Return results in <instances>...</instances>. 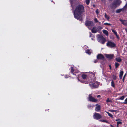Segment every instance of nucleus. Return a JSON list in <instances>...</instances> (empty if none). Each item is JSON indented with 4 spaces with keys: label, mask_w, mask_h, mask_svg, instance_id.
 I'll list each match as a JSON object with an SVG mask.
<instances>
[{
    "label": "nucleus",
    "mask_w": 127,
    "mask_h": 127,
    "mask_svg": "<svg viewBox=\"0 0 127 127\" xmlns=\"http://www.w3.org/2000/svg\"><path fill=\"white\" fill-rule=\"evenodd\" d=\"M106 113L108 114L109 116L111 117L112 118H113V115L109 113L108 112H106Z\"/></svg>",
    "instance_id": "24"
},
{
    "label": "nucleus",
    "mask_w": 127,
    "mask_h": 127,
    "mask_svg": "<svg viewBox=\"0 0 127 127\" xmlns=\"http://www.w3.org/2000/svg\"><path fill=\"white\" fill-rule=\"evenodd\" d=\"M120 20L122 24L123 25H127V21L122 20L121 19H120Z\"/></svg>",
    "instance_id": "16"
},
{
    "label": "nucleus",
    "mask_w": 127,
    "mask_h": 127,
    "mask_svg": "<svg viewBox=\"0 0 127 127\" xmlns=\"http://www.w3.org/2000/svg\"><path fill=\"white\" fill-rule=\"evenodd\" d=\"M85 25L88 27V28L91 29V27L94 25V23L93 22L91 21H87L85 23Z\"/></svg>",
    "instance_id": "4"
},
{
    "label": "nucleus",
    "mask_w": 127,
    "mask_h": 127,
    "mask_svg": "<svg viewBox=\"0 0 127 127\" xmlns=\"http://www.w3.org/2000/svg\"><path fill=\"white\" fill-rule=\"evenodd\" d=\"M100 97V96L99 95H98L97 96V97L98 98H99Z\"/></svg>",
    "instance_id": "41"
},
{
    "label": "nucleus",
    "mask_w": 127,
    "mask_h": 127,
    "mask_svg": "<svg viewBox=\"0 0 127 127\" xmlns=\"http://www.w3.org/2000/svg\"><path fill=\"white\" fill-rule=\"evenodd\" d=\"M90 1V0H85L86 4L87 5L89 4Z\"/></svg>",
    "instance_id": "25"
},
{
    "label": "nucleus",
    "mask_w": 127,
    "mask_h": 127,
    "mask_svg": "<svg viewBox=\"0 0 127 127\" xmlns=\"http://www.w3.org/2000/svg\"><path fill=\"white\" fill-rule=\"evenodd\" d=\"M106 102H111V101L109 99V98H108L106 100Z\"/></svg>",
    "instance_id": "36"
},
{
    "label": "nucleus",
    "mask_w": 127,
    "mask_h": 127,
    "mask_svg": "<svg viewBox=\"0 0 127 127\" xmlns=\"http://www.w3.org/2000/svg\"><path fill=\"white\" fill-rule=\"evenodd\" d=\"M69 77V76H68V75H66L65 76V77L66 78H68V77Z\"/></svg>",
    "instance_id": "39"
},
{
    "label": "nucleus",
    "mask_w": 127,
    "mask_h": 127,
    "mask_svg": "<svg viewBox=\"0 0 127 127\" xmlns=\"http://www.w3.org/2000/svg\"><path fill=\"white\" fill-rule=\"evenodd\" d=\"M103 33L106 35L107 36L108 35V32L106 30H103Z\"/></svg>",
    "instance_id": "19"
},
{
    "label": "nucleus",
    "mask_w": 127,
    "mask_h": 127,
    "mask_svg": "<svg viewBox=\"0 0 127 127\" xmlns=\"http://www.w3.org/2000/svg\"><path fill=\"white\" fill-rule=\"evenodd\" d=\"M90 87L92 88L97 87L99 85V83L96 81H95L94 83H93L90 84Z\"/></svg>",
    "instance_id": "6"
},
{
    "label": "nucleus",
    "mask_w": 127,
    "mask_h": 127,
    "mask_svg": "<svg viewBox=\"0 0 127 127\" xmlns=\"http://www.w3.org/2000/svg\"><path fill=\"white\" fill-rule=\"evenodd\" d=\"M119 65V64L117 63H115V66L117 68Z\"/></svg>",
    "instance_id": "27"
},
{
    "label": "nucleus",
    "mask_w": 127,
    "mask_h": 127,
    "mask_svg": "<svg viewBox=\"0 0 127 127\" xmlns=\"http://www.w3.org/2000/svg\"><path fill=\"white\" fill-rule=\"evenodd\" d=\"M123 103L125 104H127V98L125 100V102Z\"/></svg>",
    "instance_id": "32"
},
{
    "label": "nucleus",
    "mask_w": 127,
    "mask_h": 127,
    "mask_svg": "<svg viewBox=\"0 0 127 127\" xmlns=\"http://www.w3.org/2000/svg\"><path fill=\"white\" fill-rule=\"evenodd\" d=\"M97 37L98 42L102 44L104 43L106 41V39L102 35H97Z\"/></svg>",
    "instance_id": "3"
},
{
    "label": "nucleus",
    "mask_w": 127,
    "mask_h": 127,
    "mask_svg": "<svg viewBox=\"0 0 127 127\" xmlns=\"http://www.w3.org/2000/svg\"><path fill=\"white\" fill-rule=\"evenodd\" d=\"M81 82H82V83H86V82H82L81 81Z\"/></svg>",
    "instance_id": "45"
},
{
    "label": "nucleus",
    "mask_w": 127,
    "mask_h": 127,
    "mask_svg": "<svg viewBox=\"0 0 127 127\" xmlns=\"http://www.w3.org/2000/svg\"><path fill=\"white\" fill-rule=\"evenodd\" d=\"M109 66L110 67V70H111V66L110 65H109Z\"/></svg>",
    "instance_id": "42"
},
{
    "label": "nucleus",
    "mask_w": 127,
    "mask_h": 127,
    "mask_svg": "<svg viewBox=\"0 0 127 127\" xmlns=\"http://www.w3.org/2000/svg\"><path fill=\"white\" fill-rule=\"evenodd\" d=\"M125 31H126V32H127V29H125Z\"/></svg>",
    "instance_id": "48"
},
{
    "label": "nucleus",
    "mask_w": 127,
    "mask_h": 127,
    "mask_svg": "<svg viewBox=\"0 0 127 127\" xmlns=\"http://www.w3.org/2000/svg\"><path fill=\"white\" fill-rule=\"evenodd\" d=\"M92 32L94 33H95L98 32L97 28L96 27H94L91 30Z\"/></svg>",
    "instance_id": "9"
},
{
    "label": "nucleus",
    "mask_w": 127,
    "mask_h": 127,
    "mask_svg": "<svg viewBox=\"0 0 127 127\" xmlns=\"http://www.w3.org/2000/svg\"><path fill=\"white\" fill-rule=\"evenodd\" d=\"M124 79H125V78H124L123 77V79H122V80L123 81V82L124 81Z\"/></svg>",
    "instance_id": "46"
},
{
    "label": "nucleus",
    "mask_w": 127,
    "mask_h": 127,
    "mask_svg": "<svg viewBox=\"0 0 127 127\" xmlns=\"http://www.w3.org/2000/svg\"><path fill=\"white\" fill-rule=\"evenodd\" d=\"M121 3L120 0H116L114 1L110 5V7L112 9H114L118 6Z\"/></svg>",
    "instance_id": "2"
},
{
    "label": "nucleus",
    "mask_w": 127,
    "mask_h": 127,
    "mask_svg": "<svg viewBox=\"0 0 127 127\" xmlns=\"http://www.w3.org/2000/svg\"><path fill=\"white\" fill-rule=\"evenodd\" d=\"M123 74V72L122 71H121L120 72L119 77L120 79H122Z\"/></svg>",
    "instance_id": "18"
},
{
    "label": "nucleus",
    "mask_w": 127,
    "mask_h": 127,
    "mask_svg": "<svg viewBox=\"0 0 127 127\" xmlns=\"http://www.w3.org/2000/svg\"><path fill=\"white\" fill-rule=\"evenodd\" d=\"M96 13L97 14H98L99 12H98V9H97L96 10Z\"/></svg>",
    "instance_id": "38"
},
{
    "label": "nucleus",
    "mask_w": 127,
    "mask_h": 127,
    "mask_svg": "<svg viewBox=\"0 0 127 127\" xmlns=\"http://www.w3.org/2000/svg\"><path fill=\"white\" fill-rule=\"evenodd\" d=\"M89 75V73L86 72L83 74L82 75V77L83 79H86V78L87 76Z\"/></svg>",
    "instance_id": "13"
},
{
    "label": "nucleus",
    "mask_w": 127,
    "mask_h": 127,
    "mask_svg": "<svg viewBox=\"0 0 127 127\" xmlns=\"http://www.w3.org/2000/svg\"><path fill=\"white\" fill-rule=\"evenodd\" d=\"M97 28L98 31L101 30V29L103 28L100 26H98Z\"/></svg>",
    "instance_id": "22"
},
{
    "label": "nucleus",
    "mask_w": 127,
    "mask_h": 127,
    "mask_svg": "<svg viewBox=\"0 0 127 127\" xmlns=\"http://www.w3.org/2000/svg\"><path fill=\"white\" fill-rule=\"evenodd\" d=\"M105 56L107 58L109 59H112L114 56L113 54H105Z\"/></svg>",
    "instance_id": "10"
},
{
    "label": "nucleus",
    "mask_w": 127,
    "mask_h": 127,
    "mask_svg": "<svg viewBox=\"0 0 127 127\" xmlns=\"http://www.w3.org/2000/svg\"><path fill=\"white\" fill-rule=\"evenodd\" d=\"M125 31H126V32H127V29H125Z\"/></svg>",
    "instance_id": "49"
},
{
    "label": "nucleus",
    "mask_w": 127,
    "mask_h": 127,
    "mask_svg": "<svg viewBox=\"0 0 127 127\" xmlns=\"http://www.w3.org/2000/svg\"><path fill=\"white\" fill-rule=\"evenodd\" d=\"M110 126L111 127H114L112 125H111Z\"/></svg>",
    "instance_id": "47"
},
{
    "label": "nucleus",
    "mask_w": 127,
    "mask_h": 127,
    "mask_svg": "<svg viewBox=\"0 0 127 127\" xmlns=\"http://www.w3.org/2000/svg\"><path fill=\"white\" fill-rule=\"evenodd\" d=\"M100 121L101 122H106L107 123H108V122L107 121L104 120H100Z\"/></svg>",
    "instance_id": "23"
},
{
    "label": "nucleus",
    "mask_w": 127,
    "mask_h": 127,
    "mask_svg": "<svg viewBox=\"0 0 127 127\" xmlns=\"http://www.w3.org/2000/svg\"><path fill=\"white\" fill-rule=\"evenodd\" d=\"M116 60L119 62H120L122 60L120 57H117L116 59Z\"/></svg>",
    "instance_id": "21"
},
{
    "label": "nucleus",
    "mask_w": 127,
    "mask_h": 127,
    "mask_svg": "<svg viewBox=\"0 0 127 127\" xmlns=\"http://www.w3.org/2000/svg\"><path fill=\"white\" fill-rule=\"evenodd\" d=\"M75 75H77L76 74H75Z\"/></svg>",
    "instance_id": "52"
},
{
    "label": "nucleus",
    "mask_w": 127,
    "mask_h": 127,
    "mask_svg": "<svg viewBox=\"0 0 127 127\" xmlns=\"http://www.w3.org/2000/svg\"><path fill=\"white\" fill-rule=\"evenodd\" d=\"M124 9H125L126 10H127V6H126V5L123 8Z\"/></svg>",
    "instance_id": "37"
},
{
    "label": "nucleus",
    "mask_w": 127,
    "mask_h": 127,
    "mask_svg": "<svg viewBox=\"0 0 127 127\" xmlns=\"http://www.w3.org/2000/svg\"><path fill=\"white\" fill-rule=\"evenodd\" d=\"M97 58L98 59H103L104 58V57L102 55L100 54L97 56Z\"/></svg>",
    "instance_id": "15"
},
{
    "label": "nucleus",
    "mask_w": 127,
    "mask_h": 127,
    "mask_svg": "<svg viewBox=\"0 0 127 127\" xmlns=\"http://www.w3.org/2000/svg\"><path fill=\"white\" fill-rule=\"evenodd\" d=\"M70 2L71 4V6L72 7V8L73 9L74 7V3L75 2V0H70Z\"/></svg>",
    "instance_id": "17"
},
{
    "label": "nucleus",
    "mask_w": 127,
    "mask_h": 127,
    "mask_svg": "<svg viewBox=\"0 0 127 127\" xmlns=\"http://www.w3.org/2000/svg\"><path fill=\"white\" fill-rule=\"evenodd\" d=\"M86 53L89 55H90L92 53V51L91 50H86Z\"/></svg>",
    "instance_id": "20"
},
{
    "label": "nucleus",
    "mask_w": 127,
    "mask_h": 127,
    "mask_svg": "<svg viewBox=\"0 0 127 127\" xmlns=\"http://www.w3.org/2000/svg\"><path fill=\"white\" fill-rule=\"evenodd\" d=\"M84 12V7L81 5L77 6L74 12V17L79 20H82L81 14Z\"/></svg>",
    "instance_id": "1"
},
{
    "label": "nucleus",
    "mask_w": 127,
    "mask_h": 127,
    "mask_svg": "<svg viewBox=\"0 0 127 127\" xmlns=\"http://www.w3.org/2000/svg\"><path fill=\"white\" fill-rule=\"evenodd\" d=\"M92 40H94V39H93V38H92Z\"/></svg>",
    "instance_id": "50"
},
{
    "label": "nucleus",
    "mask_w": 127,
    "mask_h": 127,
    "mask_svg": "<svg viewBox=\"0 0 127 127\" xmlns=\"http://www.w3.org/2000/svg\"><path fill=\"white\" fill-rule=\"evenodd\" d=\"M107 46L110 48H113L116 46L115 44L111 41H108L106 44Z\"/></svg>",
    "instance_id": "5"
},
{
    "label": "nucleus",
    "mask_w": 127,
    "mask_h": 127,
    "mask_svg": "<svg viewBox=\"0 0 127 127\" xmlns=\"http://www.w3.org/2000/svg\"><path fill=\"white\" fill-rule=\"evenodd\" d=\"M117 111L116 110H109V111L111 112H114L116 111Z\"/></svg>",
    "instance_id": "31"
},
{
    "label": "nucleus",
    "mask_w": 127,
    "mask_h": 127,
    "mask_svg": "<svg viewBox=\"0 0 127 127\" xmlns=\"http://www.w3.org/2000/svg\"><path fill=\"white\" fill-rule=\"evenodd\" d=\"M78 80H79V77H78Z\"/></svg>",
    "instance_id": "51"
},
{
    "label": "nucleus",
    "mask_w": 127,
    "mask_h": 127,
    "mask_svg": "<svg viewBox=\"0 0 127 127\" xmlns=\"http://www.w3.org/2000/svg\"><path fill=\"white\" fill-rule=\"evenodd\" d=\"M111 85L113 87H115V84L113 81V80H112L111 82Z\"/></svg>",
    "instance_id": "26"
},
{
    "label": "nucleus",
    "mask_w": 127,
    "mask_h": 127,
    "mask_svg": "<svg viewBox=\"0 0 127 127\" xmlns=\"http://www.w3.org/2000/svg\"><path fill=\"white\" fill-rule=\"evenodd\" d=\"M94 20L96 23L99 22V24H100V22H99V21H98L97 19L96 18H95Z\"/></svg>",
    "instance_id": "30"
},
{
    "label": "nucleus",
    "mask_w": 127,
    "mask_h": 127,
    "mask_svg": "<svg viewBox=\"0 0 127 127\" xmlns=\"http://www.w3.org/2000/svg\"><path fill=\"white\" fill-rule=\"evenodd\" d=\"M105 16L107 20H108L109 18V17L107 15L105 14Z\"/></svg>",
    "instance_id": "33"
},
{
    "label": "nucleus",
    "mask_w": 127,
    "mask_h": 127,
    "mask_svg": "<svg viewBox=\"0 0 127 127\" xmlns=\"http://www.w3.org/2000/svg\"><path fill=\"white\" fill-rule=\"evenodd\" d=\"M93 117L95 119L98 120L101 118L102 117V116L101 115L99 114L98 113H95L94 114Z\"/></svg>",
    "instance_id": "7"
},
{
    "label": "nucleus",
    "mask_w": 127,
    "mask_h": 127,
    "mask_svg": "<svg viewBox=\"0 0 127 127\" xmlns=\"http://www.w3.org/2000/svg\"><path fill=\"white\" fill-rule=\"evenodd\" d=\"M97 62V60H96L94 61V62L95 63H96Z\"/></svg>",
    "instance_id": "43"
},
{
    "label": "nucleus",
    "mask_w": 127,
    "mask_h": 127,
    "mask_svg": "<svg viewBox=\"0 0 127 127\" xmlns=\"http://www.w3.org/2000/svg\"><path fill=\"white\" fill-rule=\"evenodd\" d=\"M124 97H125L124 96H123L119 98V99L121 100H123L124 99Z\"/></svg>",
    "instance_id": "34"
},
{
    "label": "nucleus",
    "mask_w": 127,
    "mask_h": 127,
    "mask_svg": "<svg viewBox=\"0 0 127 127\" xmlns=\"http://www.w3.org/2000/svg\"><path fill=\"white\" fill-rule=\"evenodd\" d=\"M89 74H90V75H93V76H94V75L92 72H91L90 73H89Z\"/></svg>",
    "instance_id": "40"
},
{
    "label": "nucleus",
    "mask_w": 127,
    "mask_h": 127,
    "mask_svg": "<svg viewBox=\"0 0 127 127\" xmlns=\"http://www.w3.org/2000/svg\"><path fill=\"white\" fill-rule=\"evenodd\" d=\"M111 30H112V32L114 33V34L116 36L117 39H119L120 38H119V36L117 35V32L115 30H114L113 29H112Z\"/></svg>",
    "instance_id": "11"
},
{
    "label": "nucleus",
    "mask_w": 127,
    "mask_h": 127,
    "mask_svg": "<svg viewBox=\"0 0 127 127\" xmlns=\"http://www.w3.org/2000/svg\"><path fill=\"white\" fill-rule=\"evenodd\" d=\"M121 120L119 119H117L116 120V121H117V127H119V125L120 124H121L122 122L121 121Z\"/></svg>",
    "instance_id": "14"
},
{
    "label": "nucleus",
    "mask_w": 127,
    "mask_h": 127,
    "mask_svg": "<svg viewBox=\"0 0 127 127\" xmlns=\"http://www.w3.org/2000/svg\"><path fill=\"white\" fill-rule=\"evenodd\" d=\"M71 72L72 73H73V75H74V74L73 73L74 70L73 68V67H71Z\"/></svg>",
    "instance_id": "28"
},
{
    "label": "nucleus",
    "mask_w": 127,
    "mask_h": 127,
    "mask_svg": "<svg viewBox=\"0 0 127 127\" xmlns=\"http://www.w3.org/2000/svg\"><path fill=\"white\" fill-rule=\"evenodd\" d=\"M122 10V9L117 10H116V12L117 13H119Z\"/></svg>",
    "instance_id": "29"
},
{
    "label": "nucleus",
    "mask_w": 127,
    "mask_h": 127,
    "mask_svg": "<svg viewBox=\"0 0 127 127\" xmlns=\"http://www.w3.org/2000/svg\"><path fill=\"white\" fill-rule=\"evenodd\" d=\"M88 99L90 101L93 102H96L97 100L96 99H95L94 97H92L91 94H89V97L88 98Z\"/></svg>",
    "instance_id": "8"
},
{
    "label": "nucleus",
    "mask_w": 127,
    "mask_h": 127,
    "mask_svg": "<svg viewBox=\"0 0 127 127\" xmlns=\"http://www.w3.org/2000/svg\"><path fill=\"white\" fill-rule=\"evenodd\" d=\"M104 25H111V24L110 23H105L104 24Z\"/></svg>",
    "instance_id": "35"
},
{
    "label": "nucleus",
    "mask_w": 127,
    "mask_h": 127,
    "mask_svg": "<svg viewBox=\"0 0 127 127\" xmlns=\"http://www.w3.org/2000/svg\"><path fill=\"white\" fill-rule=\"evenodd\" d=\"M126 73L125 74V75H124L123 77L125 78V77L126 76Z\"/></svg>",
    "instance_id": "44"
},
{
    "label": "nucleus",
    "mask_w": 127,
    "mask_h": 127,
    "mask_svg": "<svg viewBox=\"0 0 127 127\" xmlns=\"http://www.w3.org/2000/svg\"><path fill=\"white\" fill-rule=\"evenodd\" d=\"M100 109V106L98 104H97L96 105V107L95 110L96 111L98 112Z\"/></svg>",
    "instance_id": "12"
},
{
    "label": "nucleus",
    "mask_w": 127,
    "mask_h": 127,
    "mask_svg": "<svg viewBox=\"0 0 127 127\" xmlns=\"http://www.w3.org/2000/svg\"><path fill=\"white\" fill-rule=\"evenodd\" d=\"M115 79H116V76H115Z\"/></svg>",
    "instance_id": "53"
}]
</instances>
